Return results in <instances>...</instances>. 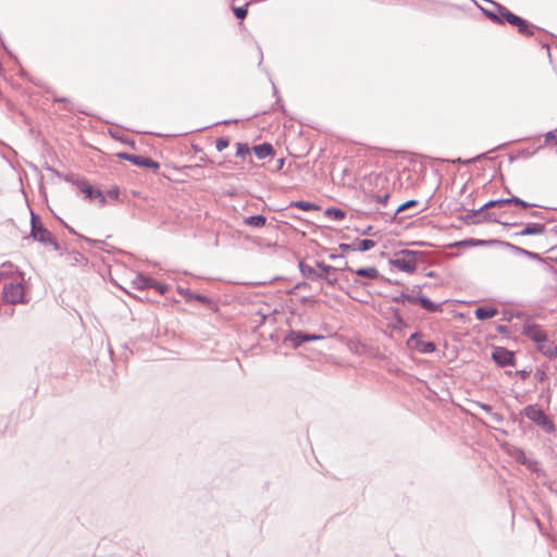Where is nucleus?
<instances>
[{
	"label": "nucleus",
	"mask_w": 557,
	"mask_h": 557,
	"mask_svg": "<svg viewBox=\"0 0 557 557\" xmlns=\"http://www.w3.org/2000/svg\"><path fill=\"white\" fill-rule=\"evenodd\" d=\"M490 4L494 7V10L485 9L479 5L483 14L493 23L503 25L505 22L518 28V32L524 36H533L536 26L531 24L529 21L513 14L506 7L498 2L490 1Z\"/></svg>",
	"instance_id": "obj_1"
},
{
	"label": "nucleus",
	"mask_w": 557,
	"mask_h": 557,
	"mask_svg": "<svg viewBox=\"0 0 557 557\" xmlns=\"http://www.w3.org/2000/svg\"><path fill=\"white\" fill-rule=\"evenodd\" d=\"M422 256L423 252L421 251L403 249L397 251L394 257L389 259V264L399 271L411 274L416 272L418 261L422 259Z\"/></svg>",
	"instance_id": "obj_2"
},
{
	"label": "nucleus",
	"mask_w": 557,
	"mask_h": 557,
	"mask_svg": "<svg viewBox=\"0 0 557 557\" xmlns=\"http://www.w3.org/2000/svg\"><path fill=\"white\" fill-rule=\"evenodd\" d=\"M30 213H32L30 236L35 240L41 243L42 245H45V246L51 245V246H53L54 250H59L60 246H59L57 238L52 235V233L48 228L45 227V225L41 223V221L37 214H35L33 211Z\"/></svg>",
	"instance_id": "obj_3"
},
{
	"label": "nucleus",
	"mask_w": 557,
	"mask_h": 557,
	"mask_svg": "<svg viewBox=\"0 0 557 557\" xmlns=\"http://www.w3.org/2000/svg\"><path fill=\"white\" fill-rule=\"evenodd\" d=\"M523 413L528 419H530L535 424L541 426L545 432L553 433L555 431V425L553 421L539 406L528 405L527 407H524Z\"/></svg>",
	"instance_id": "obj_4"
},
{
	"label": "nucleus",
	"mask_w": 557,
	"mask_h": 557,
	"mask_svg": "<svg viewBox=\"0 0 557 557\" xmlns=\"http://www.w3.org/2000/svg\"><path fill=\"white\" fill-rule=\"evenodd\" d=\"M2 297L5 302L16 305L25 302V290L21 282L4 283Z\"/></svg>",
	"instance_id": "obj_5"
},
{
	"label": "nucleus",
	"mask_w": 557,
	"mask_h": 557,
	"mask_svg": "<svg viewBox=\"0 0 557 557\" xmlns=\"http://www.w3.org/2000/svg\"><path fill=\"white\" fill-rule=\"evenodd\" d=\"M505 214L506 213H502V214L497 215L496 212H485L484 214H481L478 209V210L469 211L463 220L466 223H480L483 221H490V222H495V223H499V224H504V225H512V226L520 224L518 222L503 221L502 216Z\"/></svg>",
	"instance_id": "obj_6"
},
{
	"label": "nucleus",
	"mask_w": 557,
	"mask_h": 557,
	"mask_svg": "<svg viewBox=\"0 0 557 557\" xmlns=\"http://www.w3.org/2000/svg\"><path fill=\"white\" fill-rule=\"evenodd\" d=\"M317 268H313L309 264H306L304 262L299 263V269L301 274L312 281L322 280L324 276V273H336L338 271L337 268L325 264L323 262H317Z\"/></svg>",
	"instance_id": "obj_7"
},
{
	"label": "nucleus",
	"mask_w": 557,
	"mask_h": 557,
	"mask_svg": "<svg viewBox=\"0 0 557 557\" xmlns=\"http://www.w3.org/2000/svg\"><path fill=\"white\" fill-rule=\"evenodd\" d=\"M322 338V335L308 334L301 331H289L288 334L284 337V343L290 344L292 347L297 348L304 343L319 341Z\"/></svg>",
	"instance_id": "obj_8"
},
{
	"label": "nucleus",
	"mask_w": 557,
	"mask_h": 557,
	"mask_svg": "<svg viewBox=\"0 0 557 557\" xmlns=\"http://www.w3.org/2000/svg\"><path fill=\"white\" fill-rule=\"evenodd\" d=\"M117 157L122 160L129 161L137 166L152 169L153 171H157L160 168V164L157 161L145 156L120 152Z\"/></svg>",
	"instance_id": "obj_9"
},
{
	"label": "nucleus",
	"mask_w": 557,
	"mask_h": 557,
	"mask_svg": "<svg viewBox=\"0 0 557 557\" xmlns=\"http://www.w3.org/2000/svg\"><path fill=\"white\" fill-rule=\"evenodd\" d=\"M505 205H516L523 209L536 207V205H534V203L527 202V201L520 199L519 197L512 196L510 198H505V199L490 200L488 202L484 203L479 209V211L481 214H484L483 211L486 209L494 208V207H503Z\"/></svg>",
	"instance_id": "obj_10"
},
{
	"label": "nucleus",
	"mask_w": 557,
	"mask_h": 557,
	"mask_svg": "<svg viewBox=\"0 0 557 557\" xmlns=\"http://www.w3.org/2000/svg\"><path fill=\"white\" fill-rule=\"evenodd\" d=\"M77 187L82 194H84V198L89 201L98 200L100 206H104L107 200L103 193L89 185L86 181H78Z\"/></svg>",
	"instance_id": "obj_11"
},
{
	"label": "nucleus",
	"mask_w": 557,
	"mask_h": 557,
	"mask_svg": "<svg viewBox=\"0 0 557 557\" xmlns=\"http://www.w3.org/2000/svg\"><path fill=\"white\" fill-rule=\"evenodd\" d=\"M407 346L410 349H414L421 354H431L436 349L433 342H425L421 339V334L416 332L410 335L407 341Z\"/></svg>",
	"instance_id": "obj_12"
},
{
	"label": "nucleus",
	"mask_w": 557,
	"mask_h": 557,
	"mask_svg": "<svg viewBox=\"0 0 557 557\" xmlns=\"http://www.w3.org/2000/svg\"><path fill=\"white\" fill-rule=\"evenodd\" d=\"M522 334L540 345L545 342L547 335L545 331L537 324L525 322L522 326Z\"/></svg>",
	"instance_id": "obj_13"
},
{
	"label": "nucleus",
	"mask_w": 557,
	"mask_h": 557,
	"mask_svg": "<svg viewBox=\"0 0 557 557\" xmlns=\"http://www.w3.org/2000/svg\"><path fill=\"white\" fill-rule=\"evenodd\" d=\"M492 359L499 367L513 366L516 361L515 354L504 347H495L492 352Z\"/></svg>",
	"instance_id": "obj_14"
},
{
	"label": "nucleus",
	"mask_w": 557,
	"mask_h": 557,
	"mask_svg": "<svg viewBox=\"0 0 557 557\" xmlns=\"http://www.w3.org/2000/svg\"><path fill=\"white\" fill-rule=\"evenodd\" d=\"M375 246L372 239H357L352 244H342L341 248L344 250L351 249L354 251H369Z\"/></svg>",
	"instance_id": "obj_15"
},
{
	"label": "nucleus",
	"mask_w": 557,
	"mask_h": 557,
	"mask_svg": "<svg viewBox=\"0 0 557 557\" xmlns=\"http://www.w3.org/2000/svg\"><path fill=\"white\" fill-rule=\"evenodd\" d=\"M546 232V226L541 223H528L521 231L516 232L513 236L542 235Z\"/></svg>",
	"instance_id": "obj_16"
},
{
	"label": "nucleus",
	"mask_w": 557,
	"mask_h": 557,
	"mask_svg": "<svg viewBox=\"0 0 557 557\" xmlns=\"http://www.w3.org/2000/svg\"><path fill=\"white\" fill-rule=\"evenodd\" d=\"M416 304H419L428 312H442V304L433 302L429 297L418 294L416 297Z\"/></svg>",
	"instance_id": "obj_17"
},
{
	"label": "nucleus",
	"mask_w": 557,
	"mask_h": 557,
	"mask_svg": "<svg viewBox=\"0 0 557 557\" xmlns=\"http://www.w3.org/2000/svg\"><path fill=\"white\" fill-rule=\"evenodd\" d=\"M389 198L388 193H384L382 195L377 194H368L366 196V200L369 205L375 207L376 210H381L386 207L387 200Z\"/></svg>",
	"instance_id": "obj_18"
},
{
	"label": "nucleus",
	"mask_w": 557,
	"mask_h": 557,
	"mask_svg": "<svg viewBox=\"0 0 557 557\" xmlns=\"http://www.w3.org/2000/svg\"><path fill=\"white\" fill-rule=\"evenodd\" d=\"M252 150H253L256 157L260 160L265 159L268 157H273L275 153L273 146L269 143H262L260 145H256L252 147Z\"/></svg>",
	"instance_id": "obj_19"
},
{
	"label": "nucleus",
	"mask_w": 557,
	"mask_h": 557,
	"mask_svg": "<svg viewBox=\"0 0 557 557\" xmlns=\"http://www.w3.org/2000/svg\"><path fill=\"white\" fill-rule=\"evenodd\" d=\"M498 310L495 307L482 306L478 307L474 311V315L478 320L484 321L497 315Z\"/></svg>",
	"instance_id": "obj_20"
},
{
	"label": "nucleus",
	"mask_w": 557,
	"mask_h": 557,
	"mask_svg": "<svg viewBox=\"0 0 557 557\" xmlns=\"http://www.w3.org/2000/svg\"><path fill=\"white\" fill-rule=\"evenodd\" d=\"M498 239H475V238H468L465 240H461L459 245L463 246H472V247H483V246H492L497 245Z\"/></svg>",
	"instance_id": "obj_21"
},
{
	"label": "nucleus",
	"mask_w": 557,
	"mask_h": 557,
	"mask_svg": "<svg viewBox=\"0 0 557 557\" xmlns=\"http://www.w3.org/2000/svg\"><path fill=\"white\" fill-rule=\"evenodd\" d=\"M418 206V201L417 200H408V201H405L404 203L399 205L395 210H393L392 212H387V211H382L383 214L385 215H388V216H393V218H396L399 213H401L403 211L409 209V208H412V207H417Z\"/></svg>",
	"instance_id": "obj_22"
},
{
	"label": "nucleus",
	"mask_w": 557,
	"mask_h": 557,
	"mask_svg": "<svg viewBox=\"0 0 557 557\" xmlns=\"http://www.w3.org/2000/svg\"><path fill=\"white\" fill-rule=\"evenodd\" d=\"M416 297H417V295L410 293L409 288H406L399 295L394 296L392 298V301L395 304H404L405 301H408L410 304H416Z\"/></svg>",
	"instance_id": "obj_23"
},
{
	"label": "nucleus",
	"mask_w": 557,
	"mask_h": 557,
	"mask_svg": "<svg viewBox=\"0 0 557 557\" xmlns=\"http://www.w3.org/2000/svg\"><path fill=\"white\" fill-rule=\"evenodd\" d=\"M267 218L262 214L250 215L245 218L244 224L252 227H263L265 225Z\"/></svg>",
	"instance_id": "obj_24"
},
{
	"label": "nucleus",
	"mask_w": 557,
	"mask_h": 557,
	"mask_svg": "<svg viewBox=\"0 0 557 557\" xmlns=\"http://www.w3.org/2000/svg\"><path fill=\"white\" fill-rule=\"evenodd\" d=\"M358 276L375 280L380 276V273L375 267L360 268L355 271Z\"/></svg>",
	"instance_id": "obj_25"
},
{
	"label": "nucleus",
	"mask_w": 557,
	"mask_h": 557,
	"mask_svg": "<svg viewBox=\"0 0 557 557\" xmlns=\"http://www.w3.org/2000/svg\"><path fill=\"white\" fill-rule=\"evenodd\" d=\"M497 245L500 246V247L509 249L511 252H513L515 255H518V256L527 257V255H528V250L527 249H524V248H522L520 246H517L515 244H511L509 242L498 240Z\"/></svg>",
	"instance_id": "obj_26"
},
{
	"label": "nucleus",
	"mask_w": 557,
	"mask_h": 557,
	"mask_svg": "<svg viewBox=\"0 0 557 557\" xmlns=\"http://www.w3.org/2000/svg\"><path fill=\"white\" fill-rule=\"evenodd\" d=\"M539 350L545 356L552 358L557 354V346L554 343L548 342L546 338L545 342H542L539 345Z\"/></svg>",
	"instance_id": "obj_27"
},
{
	"label": "nucleus",
	"mask_w": 557,
	"mask_h": 557,
	"mask_svg": "<svg viewBox=\"0 0 557 557\" xmlns=\"http://www.w3.org/2000/svg\"><path fill=\"white\" fill-rule=\"evenodd\" d=\"M153 280L144 275H138L133 282V286L137 289H145L151 286Z\"/></svg>",
	"instance_id": "obj_28"
},
{
	"label": "nucleus",
	"mask_w": 557,
	"mask_h": 557,
	"mask_svg": "<svg viewBox=\"0 0 557 557\" xmlns=\"http://www.w3.org/2000/svg\"><path fill=\"white\" fill-rule=\"evenodd\" d=\"M290 207L298 208L304 211L320 210L318 205L305 200L292 201Z\"/></svg>",
	"instance_id": "obj_29"
},
{
	"label": "nucleus",
	"mask_w": 557,
	"mask_h": 557,
	"mask_svg": "<svg viewBox=\"0 0 557 557\" xmlns=\"http://www.w3.org/2000/svg\"><path fill=\"white\" fill-rule=\"evenodd\" d=\"M324 214L335 221H342L346 216V212L339 208H327Z\"/></svg>",
	"instance_id": "obj_30"
},
{
	"label": "nucleus",
	"mask_w": 557,
	"mask_h": 557,
	"mask_svg": "<svg viewBox=\"0 0 557 557\" xmlns=\"http://www.w3.org/2000/svg\"><path fill=\"white\" fill-rule=\"evenodd\" d=\"M250 3L251 2H247L243 7H232V11L235 14V16L239 20H244L248 14L247 8L250 5Z\"/></svg>",
	"instance_id": "obj_31"
},
{
	"label": "nucleus",
	"mask_w": 557,
	"mask_h": 557,
	"mask_svg": "<svg viewBox=\"0 0 557 557\" xmlns=\"http://www.w3.org/2000/svg\"><path fill=\"white\" fill-rule=\"evenodd\" d=\"M250 153V147L246 143H237L236 144V156L245 158Z\"/></svg>",
	"instance_id": "obj_32"
},
{
	"label": "nucleus",
	"mask_w": 557,
	"mask_h": 557,
	"mask_svg": "<svg viewBox=\"0 0 557 557\" xmlns=\"http://www.w3.org/2000/svg\"><path fill=\"white\" fill-rule=\"evenodd\" d=\"M186 295L188 296V299L191 300V299H195L201 304H205V305H208L210 304V299L205 296V295H201V294H193L191 292H186Z\"/></svg>",
	"instance_id": "obj_33"
},
{
	"label": "nucleus",
	"mask_w": 557,
	"mask_h": 557,
	"mask_svg": "<svg viewBox=\"0 0 557 557\" xmlns=\"http://www.w3.org/2000/svg\"><path fill=\"white\" fill-rule=\"evenodd\" d=\"M230 145V141L227 138H224V137H221V138H218L216 141H215V148L218 151H223L224 149H226Z\"/></svg>",
	"instance_id": "obj_34"
},
{
	"label": "nucleus",
	"mask_w": 557,
	"mask_h": 557,
	"mask_svg": "<svg viewBox=\"0 0 557 557\" xmlns=\"http://www.w3.org/2000/svg\"><path fill=\"white\" fill-rule=\"evenodd\" d=\"M336 273H324V276L322 280H324L329 285L335 286L338 282Z\"/></svg>",
	"instance_id": "obj_35"
},
{
	"label": "nucleus",
	"mask_w": 557,
	"mask_h": 557,
	"mask_svg": "<svg viewBox=\"0 0 557 557\" xmlns=\"http://www.w3.org/2000/svg\"><path fill=\"white\" fill-rule=\"evenodd\" d=\"M150 287H153L156 290H158L160 294L164 295L168 292V285L154 282L151 284Z\"/></svg>",
	"instance_id": "obj_36"
},
{
	"label": "nucleus",
	"mask_w": 557,
	"mask_h": 557,
	"mask_svg": "<svg viewBox=\"0 0 557 557\" xmlns=\"http://www.w3.org/2000/svg\"><path fill=\"white\" fill-rule=\"evenodd\" d=\"M534 376L537 381L544 382L547 379V373L543 369H536Z\"/></svg>",
	"instance_id": "obj_37"
},
{
	"label": "nucleus",
	"mask_w": 557,
	"mask_h": 557,
	"mask_svg": "<svg viewBox=\"0 0 557 557\" xmlns=\"http://www.w3.org/2000/svg\"><path fill=\"white\" fill-rule=\"evenodd\" d=\"M527 258H529L531 260L539 261V262H545V259L540 253L533 252V251H530V250H528Z\"/></svg>",
	"instance_id": "obj_38"
},
{
	"label": "nucleus",
	"mask_w": 557,
	"mask_h": 557,
	"mask_svg": "<svg viewBox=\"0 0 557 557\" xmlns=\"http://www.w3.org/2000/svg\"><path fill=\"white\" fill-rule=\"evenodd\" d=\"M491 418L494 422L496 423H502L504 421V417L503 414L498 413V412H492L491 413Z\"/></svg>",
	"instance_id": "obj_39"
},
{
	"label": "nucleus",
	"mask_w": 557,
	"mask_h": 557,
	"mask_svg": "<svg viewBox=\"0 0 557 557\" xmlns=\"http://www.w3.org/2000/svg\"><path fill=\"white\" fill-rule=\"evenodd\" d=\"M557 140V137L554 133V131H549L545 134V141L548 143V141H556Z\"/></svg>",
	"instance_id": "obj_40"
},
{
	"label": "nucleus",
	"mask_w": 557,
	"mask_h": 557,
	"mask_svg": "<svg viewBox=\"0 0 557 557\" xmlns=\"http://www.w3.org/2000/svg\"><path fill=\"white\" fill-rule=\"evenodd\" d=\"M530 215H531L532 218H534V219H541V220H543V219H544L543 212H541V211H532V212L530 213Z\"/></svg>",
	"instance_id": "obj_41"
},
{
	"label": "nucleus",
	"mask_w": 557,
	"mask_h": 557,
	"mask_svg": "<svg viewBox=\"0 0 557 557\" xmlns=\"http://www.w3.org/2000/svg\"><path fill=\"white\" fill-rule=\"evenodd\" d=\"M480 407H481L484 411L488 412L490 414L493 412V411H492V407H491L490 405H487V404H480Z\"/></svg>",
	"instance_id": "obj_42"
},
{
	"label": "nucleus",
	"mask_w": 557,
	"mask_h": 557,
	"mask_svg": "<svg viewBox=\"0 0 557 557\" xmlns=\"http://www.w3.org/2000/svg\"><path fill=\"white\" fill-rule=\"evenodd\" d=\"M237 120H225V121H222V122H218L216 124H224V125H228L231 123H236Z\"/></svg>",
	"instance_id": "obj_43"
},
{
	"label": "nucleus",
	"mask_w": 557,
	"mask_h": 557,
	"mask_svg": "<svg viewBox=\"0 0 557 557\" xmlns=\"http://www.w3.org/2000/svg\"><path fill=\"white\" fill-rule=\"evenodd\" d=\"M177 290L181 295L185 297L186 300H189L188 296L186 295V292H189L188 289L178 288Z\"/></svg>",
	"instance_id": "obj_44"
},
{
	"label": "nucleus",
	"mask_w": 557,
	"mask_h": 557,
	"mask_svg": "<svg viewBox=\"0 0 557 557\" xmlns=\"http://www.w3.org/2000/svg\"><path fill=\"white\" fill-rule=\"evenodd\" d=\"M396 322L398 325H405V320L400 315H396Z\"/></svg>",
	"instance_id": "obj_45"
},
{
	"label": "nucleus",
	"mask_w": 557,
	"mask_h": 557,
	"mask_svg": "<svg viewBox=\"0 0 557 557\" xmlns=\"http://www.w3.org/2000/svg\"><path fill=\"white\" fill-rule=\"evenodd\" d=\"M109 195H110L111 197L117 198V196H119V190H117V189L110 190V191H109Z\"/></svg>",
	"instance_id": "obj_46"
},
{
	"label": "nucleus",
	"mask_w": 557,
	"mask_h": 557,
	"mask_svg": "<svg viewBox=\"0 0 557 557\" xmlns=\"http://www.w3.org/2000/svg\"><path fill=\"white\" fill-rule=\"evenodd\" d=\"M62 223L64 224V226L69 230V232H70L71 234H75V235H76V232H75L71 226H69V225H67V224H65L64 222H62Z\"/></svg>",
	"instance_id": "obj_47"
},
{
	"label": "nucleus",
	"mask_w": 557,
	"mask_h": 557,
	"mask_svg": "<svg viewBox=\"0 0 557 557\" xmlns=\"http://www.w3.org/2000/svg\"><path fill=\"white\" fill-rule=\"evenodd\" d=\"M519 373H520V375H521L523 379H525V377L528 376V374H529L525 370L520 371Z\"/></svg>",
	"instance_id": "obj_48"
},
{
	"label": "nucleus",
	"mask_w": 557,
	"mask_h": 557,
	"mask_svg": "<svg viewBox=\"0 0 557 557\" xmlns=\"http://www.w3.org/2000/svg\"><path fill=\"white\" fill-rule=\"evenodd\" d=\"M372 231V226H368L367 230L363 232L364 235L370 234Z\"/></svg>",
	"instance_id": "obj_49"
},
{
	"label": "nucleus",
	"mask_w": 557,
	"mask_h": 557,
	"mask_svg": "<svg viewBox=\"0 0 557 557\" xmlns=\"http://www.w3.org/2000/svg\"><path fill=\"white\" fill-rule=\"evenodd\" d=\"M55 100H57V101H60V102H66V101H67V99H66V98H58V99H55Z\"/></svg>",
	"instance_id": "obj_50"
},
{
	"label": "nucleus",
	"mask_w": 557,
	"mask_h": 557,
	"mask_svg": "<svg viewBox=\"0 0 557 557\" xmlns=\"http://www.w3.org/2000/svg\"><path fill=\"white\" fill-rule=\"evenodd\" d=\"M277 164H280V168H282L284 164V159H281L280 161H277Z\"/></svg>",
	"instance_id": "obj_51"
},
{
	"label": "nucleus",
	"mask_w": 557,
	"mask_h": 557,
	"mask_svg": "<svg viewBox=\"0 0 557 557\" xmlns=\"http://www.w3.org/2000/svg\"><path fill=\"white\" fill-rule=\"evenodd\" d=\"M277 164H280V168H282L284 164V159H281L280 161H277Z\"/></svg>",
	"instance_id": "obj_52"
},
{
	"label": "nucleus",
	"mask_w": 557,
	"mask_h": 557,
	"mask_svg": "<svg viewBox=\"0 0 557 557\" xmlns=\"http://www.w3.org/2000/svg\"><path fill=\"white\" fill-rule=\"evenodd\" d=\"M84 239L88 243H95L94 240H91L90 238H87V237H84Z\"/></svg>",
	"instance_id": "obj_53"
},
{
	"label": "nucleus",
	"mask_w": 557,
	"mask_h": 557,
	"mask_svg": "<svg viewBox=\"0 0 557 557\" xmlns=\"http://www.w3.org/2000/svg\"><path fill=\"white\" fill-rule=\"evenodd\" d=\"M428 276L433 277V276H434V272H432V271H431V272H429V273H428Z\"/></svg>",
	"instance_id": "obj_54"
},
{
	"label": "nucleus",
	"mask_w": 557,
	"mask_h": 557,
	"mask_svg": "<svg viewBox=\"0 0 557 557\" xmlns=\"http://www.w3.org/2000/svg\"><path fill=\"white\" fill-rule=\"evenodd\" d=\"M555 261L557 262V257L555 258Z\"/></svg>",
	"instance_id": "obj_55"
}]
</instances>
